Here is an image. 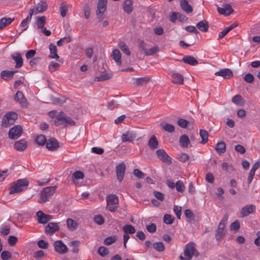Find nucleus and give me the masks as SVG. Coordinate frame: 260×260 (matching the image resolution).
<instances>
[{
    "instance_id": "obj_1",
    "label": "nucleus",
    "mask_w": 260,
    "mask_h": 260,
    "mask_svg": "<svg viewBox=\"0 0 260 260\" xmlns=\"http://www.w3.org/2000/svg\"><path fill=\"white\" fill-rule=\"evenodd\" d=\"M54 124L56 126L62 125L64 127L68 125H75L76 123L72 118L67 116L63 112H60L56 116L55 119L53 120Z\"/></svg>"
},
{
    "instance_id": "obj_2",
    "label": "nucleus",
    "mask_w": 260,
    "mask_h": 260,
    "mask_svg": "<svg viewBox=\"0 0 260 260\" xmlns=\"http://www.w3.org/2000/svg\"><path fill=\"white\" fill-rule=\"evenodd\" d=\"M29 181L26 178L18 179L12 183L9 194L19 193L26 189Z\"/></svg>"
},
{
    "instance_id": "obj_3",
    "label": "nucleus",
    "mask_w": 260,
    "mask_h": 260,
    "mask_svg": "<svg viewBox=\"0 0 260 260\" xmlns=\"http://www.w3.org/2000/svg\"><path fill=\"white\" fill-rule=\"evenodd\" d=\"M57 188V186H49L44 188L40 192L39 202L44 204L49 201L54 194Z\"/></svg>"
},
{
    "instance_id": "obj_4",
    "label": "nucleus",
    "mask_w": 260,
    "mask_h": 260,
    "mask_svg": "<svg viewBox=\"0 0 260 260\" xmlns=\"http://www.w3.org/2000/svg\"><path fill=\"white\" fill-rule=\"evenodd\" d=\"M106 202L107 209L112 212H115L118 207L119 200L118 197L115 194H110L107 196Z\"/></svg>"
},
{
    "instance_id": "obj_5",
    "label": "nucleus",
    "mask_w": 260,
    "mask_h": 260,
    "mask_svg": "<svg viewBox=\"0 0 260 260\" xmlns=\"http://www.w3.org/2000/svg\"><path fill=\"white\" fill-rule=\"evenodd\" d=\"M184 255L189 259H191L193 256H199L200 253L195 248V244L193 242H190L186 245L184 248Z\"/></svg>"
},
{
    "instance_id": "obj_6",
    "label": "nucleus",
    "mask_w": 260,
    "mask_h": 260,
    "mask_svg": "<svg viewBox=\"0 0 260 260\" xmlns=\"http://www.w3.org/2000/svg\"><path fill=\"white\" fill-rule=\"evenodd\" d=\"M18 117L17 114L15 112H9L7 113L3 118L2 125L4 127H8L13 124Z\"/></svg>"
},
{
    "instance_id": "obj_7",
    "label": "nucleus",
    "mask_w": 260,
    "mask_h": 260,
    "mask_svg": "<svg viewBox=\"0 0 260 260\" xmlns=\"http://www.w3.org/2000/svg\"><path fill=\"white\" fill-rule=\"evenodd\" d=\"M22 133V129L20 125H15L11 128L9 132V136L12 139H17L20 137Z\"/></svg>"
},
{
    "instance_id": "obj_8",
    "label": "nucleus",
    "mask_w": 260,
    "mask_h": 260,
    "mask_svg": "<svg viewBox=\"0 0 260 260\" xmlns=\"http://www.w3.org/2000/svg\"><path fill=\"white\" fill-rule=\"evenodd\" d=\"M125 170L126 167L124 162H121L116 166V176L119 182H121L123 179Z\"/></svg>"
},
{
    "instance_id": "obj_9",
    "label": "nucleus",
    "mask_w": 260,
    "mask_h": 260,
    "mask_svg": "<svg viewBox=\"0 0 260 260\" xmlns=\"http://www.w3.org/2000/svg\"><path fill=\"white\" fill-rule=\"evenodd\" d=\"M218 12L225 16H229L234 12V10L229 4H224L222 5V7L217 6Z\"/></svg>"
},
{
    "instance_id": "obj_10",
    "label": "nucleus",
    "mask_w": 260,
    "mask_h": 260,
    "mask_svg": "<svg viewBox=\"0 0 260 260\" xmlns=\"http://www.w3.org/2000/svg\"><path fill=\"white\" fill-rule=\"evenodd\" d=\"M107 0H99L97 4L96 15L98 16L100 20L103 19V17L101 15L106 10Z\"/></svg>"
},
{
    "instance_id": "obj_11",
    "label": "nucleus",
    "mask_w": 260,
    "mask_h": 260,
    "mask_svg": "<svg viewBox=\"0 0 260 260\" xmlns=\"http://www.w3.org/2000/svg\"><path fill=\"white\" fill-rule=\"evenodd\" d=\"M54 247L55 250L59 254H63L68 252L67 246L61 240L56 241Z\"/></svg>"
},
{
    "instance_id": "obj_12",
    "label": "nucleus",
    "mask_w": 260,
    "mask_h": 260,
    "mask_svg": "<svg viewBox=\"0 0 260 260\" xmlns=\"http://www.w3.org/2000/svg\"><path fill=\"white\" fill-rule=\"evenodd\" d=\"M256 207L254 205H247L241 208V217H245L248 216L250 214L254 213Z\"/></svg>"
},
{
    "instance_id": "obj_13",
    "label": "nucleus",
    "mask_w": 260,
    "mask_h": 260,
    "mask_svg": "<svg viewBox=\"0 0 260 260\" xmlns=\"http://www.w3.org/2000/svg\"><path fill=\"white\" fill-rule=\"evenodd\" d=\"M158 158L162 162L171 164L172 163L171 158L168 155L166 152L162 149H158L156 152Z\"/></svg>"
},
{
    "instance_id": "obj_14",
    "label": "nucleus",
    "mask_w": 260,
    "mask_h": 260,
    "mask_svg": "<svg viewBox=\"0 0 260 260\" xmlns=\"http://www.w3.org/2000/svg\"><path fill=\"white\" fill-rule=\"evenodd\" d=\"M36 216L38 222L42 224L46 223L52 219L51 215L46 214L42 211H38L36 213Z\"/></svg>"
},
{
    "instance_id": "obj_15",
    "label": "nucleus",
    "mask_w": 260,
    "mask_h": 260,
    "mask_svg": "<svg viewBox=\"0 0 260 260\" xmlns=\"http://www.w3.org/2000/svg\"><path fill=\"white\" fill-rule=\"evenodd\" d=\"M137 136L136 132L128 131L121 135V140L123 142H132Z\"/></svg>"
},
{
    "instance_id": "obj_16",
    "label": "nucleus",
    "mask_w": 260,
    "mask_h": 260,
    "mask_svg": "<svg viewBox=\"0 0 260 260\" xmlns=\"http://www.w3.org/2000/svg\"><path fill=\"white\" fill-rule=\"evenodd\" d=\"M14 100L17 101L22 107L25 108L27 106V100L21 91H18L15 95Z\"/></svg>"
},
{
    "instance_id": "obj_17",
    "label": "nucleus",
    "mask_w": 260,
    "mask_h": 260,
    "mask_svg": "<svg viewBox=\"0 0 260 260\" xmlns=\"http://www.w3.org/2000/svg\"><path fill=\"white\" fill-rule=\"evenodd\" d=\"M48 5L46 2L44 1H41L37 5H36L33 9V13L37 14L40 13H42L47 9Z\"/></svg>"
},
{
    "instance_id": "obj_18",
    "label": "nucleus",
    "mask_w": 260,
    "mask_h": 260,
    "mask_svg": "<svg viewBox=\"0 0 260 260\" xmlns=\"http://www.w3.org/2000/svg\"><path fill=\"white\" fill-rule=\"evenodd\" d=\"M59 225L55 222H49L45 229L46 233L50 236L59 231Z\"/></svg>"
},
{
    "instance_id": "obj_19",
    "label": "nucleus",
    "mask_w": 260,
    "mask_h": 260,
    "mask_svg": "<svg viewBox=\"0 0 260 260\" xmlns=\"http://www.w3.org/2000/svg\"><path fill=\"white\" fill-rule=\"evenodd\" d=\"M47 148L51 151L56 150L59 147L58 142L53 138H50L48 141H46Z\"/></svg>"
},
{
    "instance_id": "obj_20",
    "label": "nucleus",
    "mask_w": 260,
    "mask_h": 260,
    "mask_svg": "<svg viewBox=\"0 0 260 260\" xmlns=\"http://www.w3.org/2000/svg\"><path fill=\"white\" fill-rule=\"evenodd\" d=\"M215 75L222 77L224 79H230L233 77L232 71L229 69H223L215 73Z\"/></svg>"
},
{
    "instance_id": "obj_21",
    "label": "nucleus",
    "mask_w": 260,
    "mask_h": 260,
    "mask_svg": "<svg viewBox=\"0 0 260 260\" xmlns=\"http://www.w3.org/2000/svg\"><path fill=\"white\" fill-rule=\"evenodd\" d=\"M134 9L133 1L125 0L123 4V10L127 14H131Z\"/></svg>"
},
{
    "instance_id": "obj_22",
    "label": "nucleus",
    "mask_w": 260,
    "mask_h": 260,
    "mask_svg": "<svg viewBox=\"0 0 260 260\" xmlns=\"http://www.w3.org/2000/svg\"><path fill=\"white\" fill-rule=\"evenodd\" d=\"M12 58L16 62L15 68H19L23 65V59L21 54L19 52L15 53L11 55Z\"/></svg>"
},
{
    "instance_id": "obj_23",
    "label": "nucleus",
    "mask_w": 260,
    "mask_h": 260,
    "mask_svg": "<svg viewBox=\"0 0 260 260\" xmlns=\"http://www.w3.org/2000/svg\"><path fill=\"white\" fill-rule=\"evenodd\" d=\"M27 142L24 139L17 141L14 144L15 149L19 151H24L27 148Z\"/></svg>"
},
{
    "instance_id": "obj_24",
    "label": "nucleus",
    "mask_w": 260,
    "mask_h": 260,
    "mask_svg": "<svg viewBox=\"0 0 260 260\" xmlns=\"http://www.w3.org/2000/svg\"><path fill=\"white\" fill-rule=\"evenodd\" d=\"M111 57L118 65H120L121 64V55L119 50H113L111 53Z\"/></svg>"
},
{
    "instance_id": "obj_25",
    "label": "nucleus",
    "mask_w": 260,
    "mask_h": 260,
    "mask_svg": "<svg viewBox=\"0 0 260 260\" xmlns=\"http://www.w3.org/2000/svg\"><path fill=\"white\" fill-rule=\"evenodd\" d=\"M50 55L49 57L50 58H54L57 60L59 57L57 53V47L54 44L50 43L49 45Z\"/></svg>"
},
{
    "instance_id": "obj_26",
    "label": "nucleus",
    "mask_w": 260,
    "mask_h": 260,
    "mask_svg": "<svg viewBox=\"0 0 260 260\" xmlns=\"http://www.w3.org/2000/svg\"><path fill=\"white\" fill-rule=\"evenodd\" d=\"M180 4L182 9L187 13H190L192 12V8L187 0H181Z\"/></svg>"
},
{
    "instance_id": "obj_27",
    "label": "nucleus",
    "mask_w": 260,
    "mask_h": 260,
    "mask_svg": "<svg viewBox=\"0 0 260 260\" xmlns=\"http://www.w3.org/2000/svg\"><path fill=\"white\" fill-rule=\"evenodd\" d=\"M196 27L202 31L207 32L209 28L208 22L205 20L201 21L196 24Z\"/></svg>"
},
{
    "instance_id": "obj_28",
    "label": "nucleus",
    "mask_w": 260,
    "mask_h": 260,
    "mask_svg": "<svg viewBox=\"0 0 260 260\" xmlns=\"http://www.w3.org/2000/svg\"><path fill=\"white\" fill-rule=\"evenodd\" d=\"M151 80V78L149 77H144L137 78L135 84L138 86H142L146 85Z\"/></svg>"
},
{
    "instance_id": "obj_29",
    "label": "nucleus",
    "mask_w": 260,
    "mask_h": 260,
    "mask_svg": "<svg viewBox=\"0 0 260 260\" xmlns=\"http://www.w3.org/2000/svg\"><path fill=\"white\" fill-rule=\"evenodd\" d=\"M182 61L191 66H194L198 63V61L194 57L190 55L184 56Z\"/></svg>"
},
{
    "instance_id": "obj_30",
    "label": "nucleus",
    "mask_w": 260,
    "mask_h": 260,
    "mask_svg": "<svg viewBox=\"0 0 260 260\" xmlns=\"http://www.w3.org/2000/svg\"><path fill=\"white\" fill-rule=\"evenodd\" d=\"M172 78V82L174 84H182L183 83V77L180 74H173Z\"/></svg>"
},
{
    "instance_id": "obj_31",
    "label": "nucleus",
    "mask_w": 260,
    "mask_h": 260,
    "mask_svg": "<svg viewBox=\"0 0 260 260\" xmlns=\"http://www.w3.org/2000/svg\"><path fill=\"white\" fill-rule=\"evenodd\" d=\"M33 15V10H30L29 15L27 16V17L24 19L20 23V26L23 28L21 32L25 31L27 28V22L31 19L32 16Z\"/></svg>"
},
{
    "instance_id": "obj_32",
    "label": "nucleus",
    "mask_w": 260,
    "mask_h": 260,
    "mask_svg": "<svg viewBox=\"0 0 260 260\" xmlns=\"http://www.w3.org/2000/svg\"><path fill=\"white\" fill-rule=\"evenodd\" d=\"M148 146L152 150L156 149L158 147V142L155 136H152L148 141Z\"/></svg>"
},
{
    "instance_id": "obj_33",
    "label": "nucleus",
    "mask_w": 260,
    "mask_h": 260,
    "mask_svg": "<svg viewBox=\"0 0 260 260\" xmlns=\"http://www.w3.org/2000/svg\"><path fill=\"white\" fill-rule=\"evenodd\" d=\"M67 227L69 229V230L71 231H75L78 226V224L77 222L71 219V218H68L67 220Z\"/></svg>"
},
{
    "instance_id": "obj_34",
    "label": "nucleus",
    "mask_w": 260,
    "mask_h": 260,
    "mask_svg": "<svg viewBox=\"0 0 260 260\" xmlns=\"http://www.w3.org/2000/svg\"><path fill=\"white\" fill-rule=\"evenodd\" d=\"M15 72V71L4 70L1 72V77L3 79L7 80L10 78H12Z\"/></svg>"
},
{
    "instance_id": "obj_35",
    "label": "nucleus",
    "mask_w": 260,
    "mask_h": 260,
    "mask_svg": "<svg viewBox=\"0 0 260 260\" xmlns=\"http://www.w3.org/2000/svg\"><path fill=\"white\" fill-rule=\"evenodd\" d=\"M14 20V18H2L0 19V30L11 24Z\"/></svg>"
},
{
    "instance_id": "obj_36",
    "label": "nucleus",
    "mask_w": 260,
    "mask_h": 260,
    "mask_svg": "<svg viewBox=\"0 0 260 260\" xmlns=\"http://www.w3.org/2000/svg\"><path fill=\"white\" fill-rule=\"evenodd\" d=\"M46 23L45 16L38 17L36 19V24L39 29H43Z\"/></svg>"
},
{
    "instance_id": "obj_37",
    "label": "nucleus",
    "mask_w": 260,
    "mask_h": 260,
    "mask_svg": "<svg viewBox=\"0 0 260 260\" xmlns=\"http://www.w3.org/2000/svg\"><path fill=\"white\" fill-rule=\"evenodd\" d=\"M112 77L111 73L103 72L99 76L96 77L95 80L96 81H103L109 80Z\"/></svg>"
},
{
    "instance_id": "obj_38",
    "label": "nucleus",
    "mask_w": 260,
    "mask_h": 260,
    "mask_svg": "<svg viewBox=\"0 0 260 260\" xmlns=\"http://www.w3.org/2000/svg\"><path fill=\"white\" fill-rule=\"evenodd\" d=\"M226 145L223 141L219 142L216 146V151L218 153H223L225 151Z\"/></svg>"
},
{
    "instance_id": "obj_39",
    "label": "nucleus",
    "mask_w": 260,
    "mask_h": 260,
    "mask_svg": "<svg viewBox=\"0 0 260 260\" xmlns=\"http://www.w3.org/2000/svg\"><path fill=\"white\" fill-rule=\"evenodd\" d=\"M122 230L125 234H133L136 232V229L131 224H125L122 228Z\"/></svg>"
},
{
    "instance_id": "obj_40",
    "label": "nucleus",
    "mask_w": 260,
    "mask_h": 260,
    "mask_svg": "<svg viewBox=\"0 0 260 260\" xmlns=\"http://www.w3.org/2000/svg\"><path fill=\"white\" fill-rule=\"evenodd\" d=\"M180 145L184 148L187 147L190 143L189 138L186 135L182 136L179 140Z\"/></svg>"
},
{
    "instance_id": "obj_41",
    "label": "nucleus",
    "mask_w": 260,
    "mask_h": 260,
    "mask_svg": "<svg viewBox=\"0 0 260 260\" xmlns=\"http://www.w3.org/2000/svg\"><path fill=\"white\" fill-rule=\"evenodd\" d=\"M153 248L157 252H163L165 249V247L162 242H156L153 244Z\"/></svg>"
},
{
    "instance_id": "obj_42",
    "label": "nucleus",
    "mask_w": 260,
    "mask_h": 260,
    "mask_svg": "<svg viewBox=\"0 0 260 260\" xmlns=\"http://www.w3.org/2000/svg\"><path fill=\"white\" fill-rule=\"evenodd\" d=\"M200 135L202 138L201 143L205 144L208 141L209 134L207 131L203 129L200 130Z\"/></svg>"
},
{
    "instance_id": "obj_43",
    "label": "nucleus",
    "mask_w": 260,
    "mask_h": 260,
    "mask_svg": "<svg viewBox=\"0 0 260 260\" xmlns=\"http://www.w3.org/2000/svg\"><path fill=\"white\" fill-rule=\"evenodd\" d=\"M119 48L123 51V53L129 56L131 54L130 50L127 45L123 42H120L118 44Z\"/></svg>"
},
{
    "instance_id": "obj_44",
    "label": "nucleus",
    "mask_w": 260,
    "mask_h": 260,
    "mask_svg": "<svg viewBox=\"0 0 260 260\" xmlns=\"http://www.w3.org/2000/svg\"><path fill=\"white\" fill-rule=\"evenodd\" d=\"M232 101L233 103L236 105H242L244 103V101L242 98V96L239 95L237 94L235 96H234L232 98Z\"/></svg>"
},
{
    "instance_id": "obj_45",
    "label": "nucleus",
    "mask_w": 260,
    "mask_h": 260,
    "mask_svg": "<svg viewBox=\"0 0 260 260\" xmlns=\"http://www.w3.org/2000/svg\"><path fill=\"white\" fill-rule=\"evenodd\" d=\"M137 43L141 52H143L145 55H146V52L148 49H146L147 44L142 40H138Z\"/></svg>"
},
{
    "instance_id": "obj_46",
    "label": "nucleus",
    "mask_w": 260,
    "mask_h": 260,
    "mask_svg": "<svg viewBox=\"0 0 260 260\" xmlns=\"http://www.w3.org/2000/svg\"><path fill=\"white\" fill-rule=\"evenodd\" d=\"M162 128L169 133H173L175 131V127L174 125L169 123L161 124Z\"/></svg>"
},
{
    "instance_id": "obj_47",
    "label": "nucleus",
    "mask_w": 260,
    "mask_h": 260,
    "mask_svg": "<svg viewBox=\"0 0 260 260\" xmlns=\"http://www.w3.org/2000/svg\"><path fill=\"white\" fill-rule=\"evenodd\" d=\"M36 142L39 145H44L46 142V138L44 135H40L37 137Z\"/></svg>"
},
{
    "instance_id": "obj_48",
    "label": "nucleus",
    "mask_w": 260,
    "mask_h": 260,
    "mask_svg": "<svg viewBox=\"0 0 260 260\" xmlns=\"http://www.w3.org/2000/svg\"><path fill=\"white\" fill-rule=\"evenodd\" d=\"M80 242L79 241H73L69 243L70 246H73L72 252L73 253H77L79 252L78 246Z\"/></svg>"
},
{
    "instance_id": "obj_49",
    "label": "nucleus",
    "mask_w": 260,
    "mask_h": 260,
    "mask_svg": "<svg viewBox=\"0 0 260 260\" xmlns=\"http://www.w3.org/2000/svg\"><path fill=\"white\" fill-rule=\"evenodd\" d=\"M184 214L187 218L188 222H191L194 219V214L192 211L190 209H186L184 211Z\"/></svg>"
},
{
    "instance_id": "obj_50",
    "label": "nucleus",
    "mask_w": 260,
    "mask_h": 260,
    "mask_svg": "<svg viewBox=\"0 0 260 260\" xmlns=\"http://www.w3.org/2000/svg\"><path fill=\"white\" fill-rule=\"evenodd\" d=\"M175 187L177 191L180 192H182L184 191L185 189V186L182 181H178L176 183Z\"/></svg>"
},
{
    "instance_id": "obj_51",
    "label": "nucleus",
    "mask_w": 260,
    "mask_h": 260,
    "mask_svg": "<svg viewBox=\"0 0 260 260\" xmlns=\"http://www.w3.org/2000/svg\"><path fill=\"white\" fill-rule=\"evenodd\" d=\"M159 50V48L158 46H155L154 47L148 49L146 52L145 56L153 55L156 53L158 52Z\"/></svg>"
},
{
    "instance_id": "obj_52",
    "label": "nucleus",
    "mask_w": 260,
    "mask_h": 260,
    "mask_svg": "<svg viewBox=\"0 0 260 260\" xmlns=\"http://www.w3.org/2000/svg\"><path fill=\"white\" fill-rule=\"evenodd\" d=\"M174 220V217L170 214H165L164 217V222L167 224H172Z\"/></svg>"
},
{
    "instance_id": "obj_53",
    "label": "nucleus",
    "mask_w": 260,
    "mask_h": 260,
    "mask_svg": "<svg viewBox=\"0 0 260 260\" xmlns=\"http://www.w3.org/2000/svg\"><path fill=\"white\" fill-rule=\"evenodd\" d=\"M71 41V39L69 37H66L61 38L57 42V45L59 47L62 46L64 43H70Z\"/></svg>"
},
{
    "instance_id": "obj_54",
    "label": "nucleus",
    "mask_w": 260,
    "mask_h": 260,
    "mask_svg": "<svg viewBox=\"0 0 260 260\" xmlns=\"http://www.w3.org/2000/svg\"><path fill=\"white\" fill-rule=\"evenodd\" d=\"M224 230L218 229L216 231L215 238L218 241H220L224 236Z\"/></svg>"
},
{
    "instance_id": "obj_55",
    "label": "nucleus",
    "mask_w": 260,
    "mask_h": 260,
    "mask_svg": "<svg viewBox=\"0 0 260 260\" xmlns=\"http://www.w3.org/2000/svg\"><path fill=\"white\" fill-rule=\"evenodd\" d=\"M188 123L189 122L187 120L183 118H179L177 120L178 125L183 128L187 127Z\"/></svg>"
},
{
    "instance_id": "obj_56",
    "label": "nucleus",
    "mask_w": 260,
    "mask_h": 260,
    "mask_svg": "<svg viewBox=\"0 0 260 260\" xmlns=\"http://www.w3.org/2000/svg\"><path fill=\"white\" fill-rule=\"evenodd\" d=\"M68 10V7L64 4H61L60 7V15L62 17H64L66 16Z\"/></svg>"
},
{
    "instance_id": "obj_57",
    "label": "nucleus",
    "mask_w": 260,
    "mask_h": 260,
    "mask_svg": "<svg viewBox=\"0 0 260 260\" xmlns=\"http://www.w3.org/2000/svg\"><path fill=\"white\" fill-rule=\"evenodd\" d=\"M116 241V238L115 236H110L107 237L104 240V243L105 245H110Z\"/></svg>"
},
{
    "instance_id": "obj_58",
    "label": "nucleus",
    "mask_w": 260,
    "mask_h": 260,
    "mask_svg": "<svg viewBox=\"0 0 260 260\" xmlns=\"http://www.w3.org/2000/svg\"><path fill=\"white\" fill-rule=\"evenodd\" d=\"M254 77L251 73L246 74L244 77V81L248 83H252L254 81Z\"/></svg>"
},
{
    "instance_id": "obj_59",
    "label": "nucleus",
    "mask_w": 260,
    "mask_h": 260,
    "mask_svg": "<svg viewBox=\"0 0 260 260\" xmlns=\"http://www.w3.org/2000/svg\"><path fill=\"white\" fill-rule=\"evenodd\" d=\"M99 255L102 256L107 255L108 254V251L107 248L104 246H100L98 250Z\"/></svg>"
},
{
    "instance_id": "obj_60",
    "label": "nucleus",
    "mask_w": 260,
    "mask_h": 260,
    "mask_svg": "<svg viewBox=\"0 0 260 260\" xmlns=\"http://www.w3.org/2000/svg\"><path fill=\"white\" fill-rule=\"evenodd\" d=\"M173 210L175 212V214L176 215V216L179 219H180L181 216V211H182V208L180 206H175L173 207Z\"/></svg>"
},
{
    "instance_id": "obj_61",
    "label": "nucleus",
    "mask_w": 260,
    "mask_h": 260,
    "mask_svg": "<svg viewBox=\"0 0 260 260\" xmlns=\"http://www.w3.org/2000/svg\"><path fill=\"white\" fill-rule=\"evenodd\" d=\"M94 221L99 224L101 225L104 223V218L101 215H95L94 217Z\"/></svg>"
},
{
    "instance_id": "obj_62",
    "label": "nucleus",
    "mask_w": 260,
    "mask_h": 260,
    "mask_svg": "<svg viewBox=\"0 0 260 260\" xmlns=\"http://www.w3.org/2000/svg\"><path fill=\"white\" fill-rule=\"evenodd\" d=\"M38 246L42 249H47L48 247L49 244L44 240H40L38 242Z\"/></svg>"
},
{
    "instance_id": "obj_63",
    "label": "nucleus",
    "mask_w": 260,
    "mask_h": 260,
    "mask_svg": "<svg viewBox=\"0 0 260 260\" xmlns=\"http://www.w3.org/2000/svg\"><path fill=\"white\" fill-rule=\"evenodd\" d=\"M60 66L59 64L57 62H51L49 66H48V69H49V70L51 72H54L57 68H58Z\"/></svg>"
},
{
    "instance_id": "obj_64",
    "label": "nucleus",
    "mask_w": 260,
    "mask_h": 260,
    "mask_svg": "<svg viewBox=\"0 0 260 260\" xmlns=\"http://www.w3.org/2000/svg\"><path fill=\"white\" fill-rule=\"evenodd\" d=\"M84 173L80 171H77L73 174V177L76 179H81L84 178Z\"/></svg>"
}]
</instances>
